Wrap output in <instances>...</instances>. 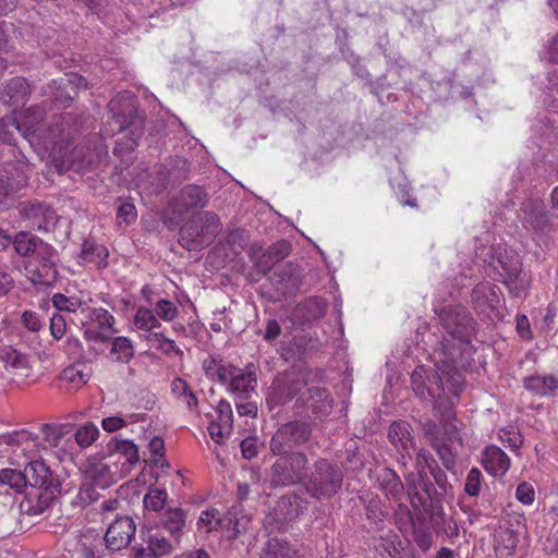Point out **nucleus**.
<instances>
[{
  "label": "nucleus",
  "instance_id": "nucleus-31",
  "mask_svg": "<svg viewBox=\"0 0 558 558\" xmlns=\"http://www.w3.org/2000/svg\"><path fill=\"white\" fill-rule=\"evenodd\" d=\"M520 211L523 220L534 229L541 228L546 222V211L543 202L538 199H526L521 204Z\"/></svg>",
  "mask_w": 558,
  "mask_h": 558
},
{
  "label": "nucleus",
  "instance_id": "nucleus-55",
  "mask_svg": "<svg viewBox=\"0 0 558 558\" xmlns=\"http://www.w3.org/2000/svg\"><path fill=\"white\" fill-rule=\"evenodd\" d=\"M93 316L94 320L98 324V328L105 330L106 332H111L112 326L114 324V318L107 310H94Z\"/></svg>",
  "mask_w": 558,
  "mask_h": 558
},
{
  "label": "nucleus",
  "instance_id": "nucleus-64",
  "mask_svg": "<svg viewBox=\"0 0 558 558\" xmlns=\"http://www.w3.org/2000/svg\"><path fill=\"white\" fill-rule=\"evenodd\" d=\"M241 451L245 459H252L258 453L257 439L247 437L241 441Z\"/></svg>",
  "mask_w": 558,
  "mask_h": 558
},
{
  "label": "nucleus",
  "instance_id": "nucleus-21",
  "mask_svg": "<svg viewBox=\"0 0 558 558\" xmlns=\"http://www.w3.org/2000/svg\"><path fill=\"white\" fill-rule=\"evenodd\" d=\"M482 464L493 476H501L509 470L510 459L499 447L489 446L482 453Z\"/></svg>",
  "mask_w": 558,
  "mask_h": 558
},
{
  "label": "nucleus",
  "instance_id": "nucleus-50",
  "mask_svg": "<svg viewBox=\"0 0 558 558\" xmlns=\"http://www.w3.org/2000/svg\"><path fill=\"white\" fill-rule=\"evenodd\" d=\"M482 473L477 468H472L465 480L464 492L472 497L478 496L482 486Z\"/></svg>",
  "mask_w": 558,
  "mask_h": 558
},
{
  "label": "nucleus",
  "instance_id": "nucleus-29",
  "mask_svg": "<svg viewBox=\"0 0 558 558\" xmlns=\"http://www.w3.org/2000/svg\"><path fill=\"white\" fill-rule=\"evenodd\" d=\"M77 551L82 558H102V537L95 533V531H87L78 542Z\"/></svg>",
  "mask_w": 558,
  "mask_h": 558
},
{
  "label": "nucleus",
  "instance_id": "nucleus-14",
  "mask_svg": "<svg viewBox=\"0 0 558 558\" xmlns=\"http://www.w3.org/2000/svg\"><path fill=\"white\" fill-rule=\"evenodd\" d=\"M268 280L281 295L292 294L301 284L300 270L292 263L279 265Z\"/></svg>",
  "mask_w": 558,
  "mask_h": 558
},
{
  "label": "nucleus",
  "instance_id": "nucleus-46",
  "mask_svg": "<svg viewBox=\"0 0 558 558\" xmlns=\"http://www.w3.org/2000/svg\"><path fill=\"white\" fill-rule=\"evenodd\" d=\"M98 434L97 426L93 423H87L75 432L74 438L81 448H86L96 440Z\"/></svg>",
  "mask_w": 558,
  "mask_h": 558
},
{
  "label": "nucleus",
  "instance_id": "nucleus-56",
  "mask_svg": "<svg viewBox=\"0 0 558 558\" xmlns=\"http://www.w3.org/2000/svg\"><path fill=\"white\" fill-rule=\"evenodd\" d=\"M2 439H3V442L7 445L21 446L27 441H37L38 437L33 436V434H31L26 430H22V432L15 433V434L3 436Z\"/></svg>",
  "mask_w": 558,
  "mask_h": 558
},
{
  "label": "nucleus",
  "instance_id": "nucleus-6",
  "mask_svg": "<svg viewBox=\"0 0 558 558\" xmlns=\"http://www.w3.org/2000/svg\"><path fill=\"white\" fill-rule=\"evenodd\" d=\"M81 128V120L73 113L53 116L47 126V133L44 134V143L47 147H59L62 150L75 138Z\"/></svg>",
  "mask_w": 558,
  "mask_h": 558
},
{
  "label": "nucleus",
  "instance_id": "nucleus-26",
  "mask_svg": "<svg viewBox=\"0 0 558 558\" xmlns=\"http://www.w3.org/2000/svg\"><path fill=\"white\" fill-rule=\"evenodd\" d=\"M25 270L33 284L51 286L58 278L57 264H46L44 266L27 262Z\"/></svg>",
  "mask_w": 558,
  "mask_h": 558
},
{
  "label": "nucleus",
  "instance_id": "nucleus-59",
  "mask_svg": "<svg viewBox=\"0 0 558 558\" xmlns=\"http://www.w3.org/2000/svg\"><path fill=\"white\" fill-rule=\"evenodd\" d=\"M66 329L65 318L61 314H53L50 318L51 336L59 340L64 336Z\"/></svg>",
  "mask_w": 558,
  "mask_h": 558
},
{
  "label": "nucleus",
  "instance_id": "nucleus-19",
  "mask_svg": "<svg viewBox=\"0 0 558 558\" xmlns=\"http://www.w3.org/2000/svg\"><path fill=\"white\" fill-rule=\"evenodd\" d=\"M499 288L488 282L476 284L471 293V301L475 310L485 313L495 310L499 304Z\"/></svg>",
  "mask_w": 558,
  "mask_h": 558
},
{
  "label": "nucleus",
  "instance_id": "nucleus-5",
  "mask_svg": "<svg viewBox=\"0 0 558 558\" xmlns=\"http://www.w3.org/2000/svg\"><path fill=\"white\" fill-rule=\"evenodd\" d=\"M278 458L270 468V484L272 487L291 486L305 480L308 458L302 451H286L272 453Z\"/></svg>",
  "mask_w": 558,
  "mask_h": 558
},
{
  "label": "nucleus",
  "instance_id": "nucleus-53",
  "mask_svg": "<svg viewBox=\"0 0 558 558\" xmlns=\"http://www.w3.org/2000/svg\"><path fill=\"white\" fill-rule=\"evenodd\" d=\"M33 263H36L37 265H46V264H57L58 259V253L56 248L45 243L39 251H37L36 255L34 256Z\"/></svg>",
  "mask_w": 558,
  "mask_h": 558
},
{
  "label": "nucleus",
  "instance_id": "nucleus-43",
  "mask_svg": "<svg viewBox=\"0 0 558 558\" xmlns=\"http://www.w3.org/2000/svg\"><path fill=\"white\" fill-rule=\"evenodd\" d=\"M98 489V486L84 480L76 496L75 504L81 507H86L97 501L100 497Z\"/></svg>",
  "mask_w": 558,
  "mask_h": 558
},
{
  "label": "nucleus",
  "instance_id": "nucleus-45",
  "mask_svg": "<svg viewBox=\"0 0 558 558\" xmlns=\"http://www.w3.org/2000/svg\"><path fill=\"white\" fill-rule=\"evenodd\" d=\"M17 511L13 506L3 507L0 511V537H5L15 531Z\"/></svg>",
  "mask_w": 558,
  "mask_h": 558
},
{
  "label": "nucleus",
  "instance_id": "nucleus-47",
  "mask_svg": "<svg viewBox=\"0 0 558 558\" xmlns=\"http://www.w3.org/2000/svg\"><path fill=\"white\" fill-rule=\"evenodd\" d=\"M220 525V519L218 518V510L208 509L201 513L197 520V529L209 533L216 530Z\"/></svg>",
  "mask_w": 558,
  "mask_h": 558
},
{
  "label": "nucleus",
  "instance_id": "nucleus-38",
  "mask_svg": "<svg viewBox=\"0 0 558 558\" xmlns=\"http://www.w3.org/2000/svg\"><path fill=\"white\" fill-rule=\"evenodd\" d=\"M230 387L234 392L246 397V395L255 389L256 377L254 373H243L242 369L236 368Z\"/></svg>",
  "mask_w": 558,
  "mask_h": 558
},
{
  "label": "nucleus",
  "instance_id": "nucleus-37",
  "mask_svg": "<svg viewBox=\"0 0 558 558\" xmlns=\"http://www.w3.org/2000/svg\"><path fill=\"white\" fill-rule=\"evenodd\" d=\"M110 355L114 362L129 363L134 355L132 342L126 337H117L112 340Z\"/></svg>",
  "mask_w": 558,
  "mask_h": 558
},
{
  "label": "nucleus",
  "instance_id": "nucleus-11",
  "mask_svg": "<svg viewBox=\"0 0 558 558\" xmlns=\"http://www.w3.org/2000/svg\"><path fill=\"white\" fill-rule=\"evenodd\" d=\"M444 430L448 437H435L432 445L445 468L452 470L456 465L457 445L461 446V438L457 427L451 423L444 424Z\"/></svg>",
  "mask_w": 558,
  "mask_h": 558
},
{
  "label": "nucleus",
  "instance_id": "nucleus-17",
  "mask_svg": "<svg viewBox=\"0 0 558 558\" xmlns=\"http://www.w3.org/2000/svg\"><path fill=\"white\" fill-rule=\"evenodd\" d=\"M31 95V88L24 77H13L0 87V100L9 106L23 105Z\"/></svg>",
  "mask_w": 558,
  "mask_h": 558
},
{
  "label": "nucleus",
  "instance_id": "nucleus-51",
  "mask_svg": "<svg viewBox=\"0 0 558 558\" xmlns=\"http://www.w3.org/2000/svg\"><path fill=\"white\" fill-rule=\"evenodd\" d=\"M156 315L166 322H171L178 316V308L171 301L161 299L156 303Z\"/></svg>",
  "mask_w": 558,
  "mask_h": 558
},
{
  "label": "nucleus",
  "instance_id": "nucleus-44",
  "mask_svg": "<svg viewBox=\"0 0 558 558\" xmlns=\"http://www.w3.org/2000/svg\"><path fill=\"white\" fill-rule=\"evenodd\" d=\"M0 483L21 492V489L26 486L24 471L20 472L14 469H3L0 471Z\"/></svg>",
  "mask_w": 558,
  "mask_h": 558
},
{
  "label": "nucleus",
  "instance_id": "nucleus-48",
  "mask_svg": "<svg viewBox=\"0 0 558 558\" xmlns=\"http://www.w3.org/2000/svg\"><path fill=\"white\" fill-rule=\"evenodd\" d=\"M3 361L5 363V367L12 369H26L28 368V361L26 355L17 352L15 349H8L4 352Z\"/></svg>",
  "mask_w": 558,
  "mask_h": 558
},
{
  "label": "nucleus",
  "instance_id": "nucleus-10",
  "mask_svg": "<svg viewBox=\"0 0 558 558\" xmlns=\"http://www.w3.org/2000/svg\"><path fill=\"white\" fill-rule=\"evenodd\" d=\"M128 102L125 105V109L121 110V98L116 97L110 100L108 107L109 110L112 112V119L114 123L118 125L119 132H124L129 128H133L134 131H131L132 135L142 134L143 131V122L141 118L137 116V112L135 110V106L133 102V99L128 95V98H124Z\"/></svg>",
  "mask_w": 558,
  "mask_h": 558
},
{
  "label": "nucleus",
  "instance_id": "nucleus-30",
  "mask_svg": "<svg viewBox=\"0 0 558 558\" xmlns=\"http://www.w3.org/2000/svg\"><path fill=\"white\" fill-rule=\"evenodd\" d=\"M308 393L310 407L314 414L327 416L331 413L333 399L325 388L313 387L308 389Z\"/></svg>",
  "mask_w": 558,
  "mask_h": 558
},
{
  "label": "nucleus",
  "instance_id": "nucleus-42",
  "mask_svg": "<svg viewBox=\"0 0 558 558\" xmlns=\"http://www.w3.org/2000/svg\"><path fill=\"white\" fill-rule=\"evenodd\" d=\"M147 546L149 547V550H151L158 557L171 554L174 547L170 539L163 535H160L159 533H155L148 536Z\"/></svg>",
  "mask_w": 558,
  "mask_h": 558
},
{
  "label": "nucleus",
  "instance_id": "nucleus-58",
  "mask_svg": "<svg viewBox=\"0 0 558 558\" xmlns=\"http://www.w3.org/2000/svg\"><path fill=\"white\" fill-rule=\"evenodd\" d=\"M436 464L434 458L430 456V453L425 449H420L416 453V468H417V474L416 475H424L425 469L428 470Z\"/></svg>",
  "mask_w": 558,
  "mask_h": 558
},
{
  "label": "nucleus",
  "instance_id": "nucleus-57",
  "mask_svg": "<svg viewBox=\"0 0 558 558\" xmlns=\"http://www.w3.org/2000/svg\"><path fill=\"white\" fill-rule=\"evenodd\" d=\"M515 497L520 502L524 505L533 504L535 499V492L533 486L530 483L522 482L517 487Z\"/></svg>",
  "mask_w": 558,
  "mask_h": 558
},
{
  "label": "nucleus",
  "instance_id": "nucleus-8",
  "mask_svg": "<svg viewBox=\"0 0 558 558\" xmlns=\"http://www.w3.org/2000/svg\"><path fill=\"white\" fill-rule=\"evenodd\" d=\"M305 386V378L299 372L280 374L274 379L267 400L276 405H284L290 402Z\"/></svg>",
  "mask_w": 558,
  "mask_h": 558
},
{
  "label": "nucleus",
  "instance_id": "nucleus-41",
  "mask_svg": "<svg viewBox=\"0 0 558 558\" xmlns=\"http://www.w3.org/2000/svg\"><path fill=\"white\" fill-rule=\"evenodd\" d=\"M134 325L138 329L153 331L160 326V323L157 319V315L154 314L153 311L141 307L137 310L134 316Z\"/></svg>",
  "mask_w": 558,
  "mask_h": 558
},
{
  "label": "nucleus",
  "instance_id": "nucleus-25",
  "mask_svg": "<svg viewBox=\"0 0 558 558\" xmlns=\"http://www.w3.org/2000/svg\"><path fill=\"white\" fill-rule=\"evenodd\" d=\"M388 437L398 451L409 453V450L413 448L411 426L405 421L393 422L389 427Z\"/></svg>",
  "mask_w": 558,
  "mask_h": 558
},
{
  "label": "nucleus",
  "instance_id": "nucleus-13",
  "mask_svg": "<svg viewBox=\"0 0 558 558\" xmlns=\"http://www.w3.org/2000/svg\"><path fill=\"white\" fill-rule=\"evenodd\" d=\"M45 117L46 111L40 106H32L20 113L17 118L21 135L29 143L33 142V138L44 142V134L47 133V128H44L41 122Z\"/></svg>",
  "mask_w": 558,
  "mask_h": 558
},
{
  "label": "nucleus",
  "instance_id": "nucleus-1",
  "mask_svg": "<svg viewBox=\"0 0 558 558\" xmlns=\"http://www.w3.org/2000/svg\"><path fill=\"white\" fill-rule=\"evenodd\" d=\"M435 367L418 365L411 374L414 393L424 401H432L435 411L445 420L453 416L452 408L464 385L457 361L435 354Z\"/></svg>",
  "mask_w": 558,
  "mask_h": 558
},
{
  "label": "nucleus",
  "instance_id": "nucleus-40",
  "mask_svg": "<svg viewBox=\"0 0 558 558\" xmlns=\"http://www.w3.org/2000/svg\"><path fill=\"white\" fill-rule=\"evenodd\" d=\"M168 499L166 489L150 487L145 494L143 504L148 511L158 512L163 509Z\"/></svg>",
  "mask_w": 558,
  "mask_h": 558
},
{
  "label": "nucleus",
  "instance_id": "nucleus-61",
  "mask_svg": "<svg viewBox=\"0 0 558 558\" xmlns=\"http://www.w3.org/2000/svg\"><path fill=\"white\" fill-rule=\"evenodd\" d=\"M118 218L123 220L126 225L132 223L136 219L135 206L131 203L123 202L118 207Z\"/></svg>",
  "mask_w": 558,
  "mask_h": 558
},
{
  "label": "nucleus",
  "instance_id": "nucleus-22",
  "mask_svg": "<svg viewBox=\"0 0 558 558\" xmlns=\"http://www.w3.org/2000/svg\"><path fill=\"white\" fill-rule=\"evenodd\" d=\"M290 252L291 244L287 240L275 242L265 251V256H259L257 262L258 272L266 275L275 264L284 259Z\"/></svg>",
  "mask_w": 558,
  "mask_h": 558
},
{
  "label": "nucleus",
  "instance_id": "nucleus-63",
  "mask_svg": "<svg viewBox=\"0 0 558 558\" xmlns=\"http://www.w3.org/2000/svg\"><path fill=\"white\" fill-rule=\"evenodd\" d=\"M236 367L232 365H219L215 369V378L221 384H227L232 381V378L235 374Z\"/></svg>",
  "mask_w": 558,
  "mask_h": 558
},
{
  "label": "nucleus",
  "instance_id": "nucleus-2",
  "mask_svg": "<svg viewBox=\"0 0 558 558\" xmlns=\"http://www.w3.org/2000/svg\"><path fill=\"white\" fill-rule=\"evenodd\" d=\"M439 320L446 335L435 354L457 361L470 344L471 318L463 307L448 306L441 310Z\"/></svg>",
  "mask_w": 558,
  "mask_h": 558
},
{
  "label": "nucleus",
  "instance_id": "nucleus-60",
  "mask_svg": "<svg viewBox=\"0 0 558 558\" xmlns=\"http://www.w3.org/2000/svg\"><path fill=\"white\" fill-rule=\"evenodd\" d=\"M22 323L26 329L33 332L39 331L43 327L38 314L33 311L22 313Z\"/></svg>",
  "mask_w": 558,
  "mask_h": 558
},
{
  "label": "nucleus",
  "instance_id": "nucleus-49",
  "mask_svg": "<svg viewBox=\"0 0 558 558\" xmlns=\"http://www.w3.org/2000/svg\"><path fill=\"white\" fill-rule=\"evenodd\" d=\"M216 410L217 420L215 422L227 426V433L229 435L233 425V413L230 403L226 400H220Z\"/></svg>",
  "mask_w": 558,
  "mask_h": 558
},
{
  "label": "nucleus",
  "instance_id": "nucleus-20",
  "mask_svg": "<svg viewBox=\"0 0 558 558\" xmlns=\"http://www.w3.org/2000/svg\"><path fill=\"white\" fill-rule=\"evenodd\" d=\"M24 476L26 485L32 487L49 489L52 486V472L41 460L29 462L24 469Z\"/></svg>",
  "mask_w": 558,
  "mask_h": 558
},
{
  "label": "nucleus",
  "instance_id": "nucleus-35",
  "mask_svg": "<svg viewBox=\"0 0 558 558\" xmlns=\"http://www.w3.org/2000/svg\"><path fill=\"white\" fill-rule=\"evenodd\" d=\"M296 311L305 322L317 320L325 314V303L320 298H308L299 304Z\"/></svg>",
  "mask_w": 558,
  "mask_h": 558
},
{
  "label": "nucleus",
  "instance_id": "nucleus-36",
  "mask_svg": "<svg viewBox=\"0 0 558 558\" xmlns=\"http://www.w3.org/2000/svg\"><path fill=\"white\" fill-rule=\"evenodd\" d=\"M524 387L537 395L546 396L558 388V381L554 376H530L524 379Z\"/></svg>",
  "mask_w": 558,
  "mask_h": 558
},
{
  "label": "nucleus",
  "instance_id": "nucleus-54",
  "mask_svg": "<svg viewBox=\"0 0 558 558\" xmlns=\"http://www.w3.org/2000/svg\"><path fill=\"white\" fill-rule=\"evenodd\" d=\"M52 305L58 311L75 312L80 305L78 301L68 298L62 293H56L51 298Z\"/></svg>",
  "mask_w": 558,
  "mask_h": 558
},
{
  "label": "nucleus",
  "instance_id": "nucleus-16",
  "mask_svg": "<svg viewBox=\"0 0 558 558\" xmlns=\"http://www.w3.org/2000/svg\"><path fill=\"white\" fill-rule=\"evenodd\" d=\"M23 213L32 221L33 228L43 231L51 230L57 221L56 211L48 205L41 203H29L23 207Z\"/></svg>",
  "mask_w": 558,
  "mask_h": 558
},
{
  "label": "nucleus",
  "instance_id": "nucleus-27",
  "mask_svg": "<svg viewBox=\"0 0 558 558\" xmlns=\"http://www.w3.org/2000/svg\"><path fill=\"white\" fill-rule=\"evenodd\" d=\"M380 489L395 500H400L404 492V485L398 474L389 468H384L377 475Z\"/></svg>",
  "mask_w": 558,
  "mask_h": 558
},
{
  "label": "nucleus",
  "instance_id": "nucleus-32",
  "mask_svg": "<svg viewBox=\"0 0 558 558\" xmlns=\"http://www.w3.org/2000/svg\"><path fill=\"white\" fill-rule=\"evenodd\" d=\"M296 549L286 539L270 537L264 548L262 558H295Z\"/></svg>",
  "mask_w": 558,
  "mask_h": 558
},
{
  "label": "nucleus",
  "instance_id": "nucleus-18",
  "mask_svg": "<svg viewBox=\"0 0 558 558\" xmlns=\"http://www.w3.org/2000/svg\"><path fill=\"white\" fill-rule=\"evenodd\" d=\"M84 480L106 489L114 482L110 466L95 457L88 458L84 466Z\"/></svg>",
  "mask_w": 558,
  "mask_h": 558
},
{
  "label": "nucleus",
  "instance_id": "nucleus-12",
  "mask_svg": "<svg viewBox=\"0 0 558 558\" xmlns=\"http://www.w3.org/2000/svg\"><path fill=\"white\" fill-rule=\"evenodd\" d=\"M407 485L409 487V497L414 508L422 507L424 510L432 508L433 497L436 494L434 485L428 482L426 474L415 475L410 473L405 475Z\"/></svg>",
  "mask_w": 558,
  "mask_h": 558
},
{
  "label": "nucleus",
  "instance_id": "nucleus-52",
  "mask_svg": "<svg viewBox=\"0 0 558 558\" xmlns=\"http://www.w3.org/2000/svg\"><path fill=\"white\" fill-rule=\"evenodd\" d=\"M149 339L151 341H156L158 343V349L162 350L166 354H182L181 349L175 344V342L173 340L166 338L161 332H151Z\"/></svg>",
  "mask_w": 558,
  "mask_h": 558
},
{
  "label": "nucleus",
  "instance_id": "nucleus-3",
  "mask_svg": "<svg viewBox=\"0 0 558 558\" xmlns=\"http://www.w3.org/2000/svg\"><path fill=\"white\" fill-rule=\"evenodd\" d=\"M343 471L338 463L319 458L313 464L311 474L303 481L305 493L316 500H329L342 487Z\"/></svg>",
  "mask_w": 558,
  "mask_h": 558
},
{
  "label": "nucleus",
  "instance_id": "nucleus-15",
  "mask_svg": "<svg viewBox=\"0 0 558 558\" xmlns=\"http://www.w3.org/2000/svg\"><path fill=\"white\" fill-rule=\"evenodd\" d=\"M208 202V194L202 186L190 184L184 186L177 196L174 210L178 214L189 213L196 208L206 207Z\"/></svg>",
  "mask_w": 558,
  "mask_h": 558
},
{
  "label": "nucleus",
  "instance_id": "nucleus-23",
  "mask_svg": "<svg viewBox=\"0 0 558 558\" xmlns=\"http://www.w3.org/2000/svg\"><path fill=\"white\" fill-rule=\"evenodd\" d=\"M110 450V458H124V462H122V468L125 471H130L132 466H134L140 461L138 448L137 446L130 440H114L109 442L108 445Z\"/></svg>",
  "mask_w": 558,
  "mask_h": 558
},
{
  "label": "nucleus",
  "instance_id": "nucleus-39",
  "mask_svg": "<svg viewBox=\"0 0 558 558\" xmlns=\"http://www.w3.org/2000/svg\"><path fill=\"white\" fill-rule=\"evenodd\" d=\"M20 133L19 118L15 114H9L0 120V141L9 145H15L14 134Z\"/></svg>",
  "mask_w": 558,
  "mask_h": 558
},
{
  "label": "nucleus",
  "instance_id": "nucleus-62",
  "mask_svg": "<svg viewBox=\"0 0 558 558\" xmlns=\"http://www.w3.org/2000/svg\"><path fill=\"white\" fill-rule=\"evenodd\" d=\"M13 182L8 178H0V209L8 205V199L14 192Z\"/></svg>",
  "mask_w": 558,
  "mask_h": 558
},
{
  "label": "nucleus",
  "instance_id": "nucleus-9",
  "mask_svg": "<svg viewBox=\"0 0 558 558\" xmlns=\"http://www.w3.org/2000/svg\"><path fill=\"white\" fill-rule=\"evenodd\" d=\"M135 531L136 525L131 517H120L109 525L102 539L108 549L120 550L131 543Z\"/></svg>",
  "mask_w": 558,
  "mask_h": 558
},
{
  "label": "nucleus",
  "instance_id": "nucleus-34",
  "mask_svg": "<svg viewBox=\"0 0 558 558\" xmlns=\"http://www.w3.org/2000/svg\"><path fill=\"white\" fill-rule=\"evenodd\" d=\"M64 426H53L44 424L40 427L41 436H37L38 440L33 441L35 446L44 449H52L59 446L61 439L64 437Z\"/></svg>",
  "mask_w": 558,
  "mask_h": 558
},
{
  "label": "nucleus",
  "instance_id": "nucleus-24",
  "mask_svg": "<svg viewBox=\"0 0 558 558\" xmlns=\"http://www.w3.org/2000/svg\"><path fill=\"white\" fill-rule=\"evenodd\" d=\"M15 253L20 257L35 256L37 251L46 243L36 234L29 231H19L11 240Z\"/></svg>",
  "mask_w": 558,
  "mask_h": 558
},
{
  "label": "nucleus",
  "instance_id": "nucleus-28",
  "mask_svg": "<svg viewBox=\"0 0 558 558\" xmlns=\"http://www.w3.org/2000/svg\"><path fill=\"white\" fill-rule=\"evenodd\" d=\"M186 514L181 508H169L161 517V525L178 544L185 526Z\"/></svg>",
  "mask_w": 558,
  "mask_h": 558
},
{
  "label": "nucleus",
  "instance_id": "nucleus-4",
  "mask_svg": "<svg viewBox=\"0 0 558 558\" xmlns=\"http://www.w3.org/2000/svg\"><path fill=\"white\" fill-rule=\"evenodd\" d=\"M222 223L214 211H202L192 216L180 229L179 243L187 251H201L221 232Z\"/></svg>",
  "mask_w": 558,
  "mask_h": 558
},
{
  "label": "nucleus",
  "instance_id": "nucleus-7",
  "mask_svg": "<svg viewBox=\"0 0 558 558\" xmlns=\"http://www.w3.org/2000/svg\"><path fill=\"white\" fill-rule=\"evenodd\" d=\"M312 435L310 424L301 421H291L281 425L269 441L271 453H286L292 451L294 446H301L308 441Z\"/></svg>",
  "mask_w": 558,
  "mask_h": 558
},
{
  "label": "nucleus",
  "instance_id": "nucleus-33",
  "mask_svg": "<svg viewBox=\"0 0 558 558\" xmlns=\"http://www.w3.org/2000/svg\"><path fill=\"white\" fill-rule=\"evenodd\" d=\"M109 253L107 247L93 241H85L82 245L80 257L85 263L95 264L99 268L107 266Z\"/></svg>",
  "mask_w": 558,
  "mask_h": 558
}]
</instances>
